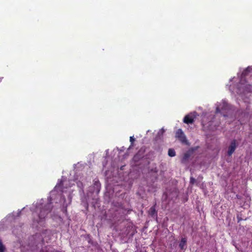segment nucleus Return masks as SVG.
Instances as JSON below:
<instances>
[{
  "instance_id": "nucleus-2",
  "label": "nucleus",
  "mask_w": 252,
  "mask_h": 252,
  "mask_svg": "<svg viewBox=\"0 0 252 252\" xmlns=\"http://www.w3.org/2000/svg\"><path fill=\"white\" fill-rule=\"evenodd\" d=\"M52 206L51 203H48L45 208L42 209L37 208L36 210L33 213V220L38 223H41L45 220L47 214L51 211Z\"/></svg>"
},
{
  "instance_id": "nucleus-6",
  "label": "nucleus",
  "mask_w": 252,
  "mask_h": 252,
  "mask_svg": "<svg viewBox=\"0 0 252 252\" xmlns=\"http://www.w3.org/2000/svg\"><path fill=\"white\" fill-rule=\"evenodd\" d=\"M229 108L228 104L226 102H222L216 108V113H221V109L226 110Z\"/></svg>"
},
{
  "instance_id": "nucleus-8",
  "label": "nucleus",
  "mask_w": 252,
  "mask_h": 252,
  "mask_svg": "<svg viewBox=\"0 0 252 252\" xmlns=\"http://www.w3.org/2000/svg\"><path fill=\"white\" fill-rule=\"evenodd\" d=\"M187 239L182 238L179 244V247L181 250H186L187 248Z\"/></svg>"
},
{
  "instance_id": "nucleus-4",
  "label": "nucleus",
  "mask_w": 252,
  "mask_h": 252,
  "mask_svg": "<svg viewBox=\"0 0 252 252\" xmlns=\"http://www.w3.org/2000/svg\"><path fill=\"white\" fill-rule=\"evenodd\" d=\"M236 148V140H233L231 141L229 146L228 147V150L227 151V155L230 157L232 155L233 152L235 151Z\"/></svg>"
},
{
  "instance_id": "nucleus-20",
  "label": "nucleus",
  "mask_w": 252,
  "mask_h": 252,
  "mask_svg": "<svg viewBox=\"0 0 252 252\" xmlns=\"http://www.w3.org/2000/svg\"><path fill=\"white\" fill-rule=\"evenodd\" d=\"M184 158H189V156L187 153L185 154Z\"/></svg>"
},
{
  "instance_id": "nucleus-7",
  "label": "nucleus",
  "mask_w": 252,
  "mask_h": 252,
  "mask_svg": "<svg viewBox=\"0 0 252 252\" xmlns=\"http://www.w3.org/2000/svg\"><path fill=\"white\" fill-rule=\"evenodd\" d=\"M146 151V147H142L134 155L133 158H143V154Z\"/></svg>"
},
{
  "instance_id": "nucleus-19",
  "label": "nucleus",
  "mask_w": 252,
  "mask_h": 252,
  "mask_svg": "<svg viewBox=\"0 0 252 252\" xmlns=\"http://www.w3.org/2000/svg\"><path fill=\"white\" fill-rule=\"evenodd\" d=\"M248 69H249V68H248H248H247L246 69V70H244V71L243 72L242 74H243V75H245L246 74V73H247V71H248Z\"/></svg>"
},
{
  "instance_id": "nucleus-5",
  "label": "nucleus",
  "mask_w": 252,
  "mask_h": 252,
  "mask_svg": "<svg viewBox=\"0 0 252 252\" xmlns=\"http://www.w3.org/2000/svg\"><path fill=\"white\" fill-rule=\"evenodd\" d=\"M194 121V117L191 114H189L185 116L183 122L187 124H192Z\"/></svg>"
},
{
  "instance_id": "nucleus-17",
  "label": "nucleus",
  "mask_w": 252,
  "mask_h": 252,
  "mask_svg": "<svg viewBox=\"0 0 252 252\" xmlns=\"http://www.w3.org/2000/svg\"><path fill=\"white\" fill-rule=\"evenodd\" d=\"M63 201V206L66 208L67 206V204L65 203V198L64 197H62L61 198V201Z\"/></svg>"
},
{
  "instance_id": "nucleus-3",
  "label": "nucleus",
  "mask_w": 252,
  "mask_h": 252,
  "mask_svg": "<svg viewBox=\"0 0 252 252\" xmlns=\"http://www.w3.org/2000/svg\"><path fill=\"white\" fill-rule=\"evenodd\" d=\"M175 136L181 143L187 145H189V143L182 129L179 128L177 130Z\"/></svg>"
},
{
  "instance_id": "nucleus-10",
  "label": "nucleus",
  "mask_w": 252,
  "mask_h": 252,
  "mask_svg": "<svg viewBox=\"0 0 252 252\" xmlns=\"http://www.w3.org/2000/svg\"><path fill=\"white\" fill-rule=\"evenodd\" d=\"M66 181H62L60 183H58V185L55 187V189H61L62 192H63V187L64 186V185H66Z\"/></svg>"
},
{
  "instance_id": "nucleus-1",
  "label": "nucleus",
  "mask_w": 252,
  "mask_h": 252,
  "mask_svg": "<svg viewBox=\"0 0 252 252\" xmlns=\"http://www.w3.org/2000/svg\"><path fill=\"white\" fill-rule=\"evenodd\" d=\"M105 152V158H126L132 156L131 150L128 151V148L126 149L124 146L120 148L117 147L110 153L109 152V150H106Z\"/></svg>"
},
{
  "instance_id": "nucleus-18",
  "label": "nucleus",
  "mask_w": 252,
  "mask_h": 252,
  "mask_svg": "<svg viewBox=\"0 0 252 252\" xmlns=\"http://www.w3.org/2000/svg\"><path fill=\"white\" fill-rule=\"evenodd\" d=\"M196 182V180L193 178L192 177H191L190 178V183L191 184H193Z\"/></svg>"
},
{
  "instance_id": "nucleus-13",
  "label": "nucleus",
  "mask_w": 252,
  "mask_h": 252,
  "mask_svg": "<svg viewBox=\"0 0 252 252\" xmlns=\"http://www.w3.org/2000/svg\"><path fill=\"white\" fill-rule=\"evenodd\" d=\"M165 132V130L162 128H161L159 132L158 133L157 136L156 137V139H158V137H159V138H160L161 137H162L163 133Z\"/></svg>"
},
{
  "instance_id": "nucleus-11",
  "label": "nucleus",
  "mask_w": 252,
  "mask_h": 252,
  "mask_svg": "<svg viewBox=\"0 0 252 252\" xmlns=\"http://www.w3.org/2000/svg\"><path fill=\"white\" fill-rule=\"evenodd\" d=\"M168 155L170 157L175 156V151L173 149H169L168 152Z\"/></svg>"
},
{
  "instance_id": "nucleus-12",
  "label": "nucleus",
  "mask_w": 252,
  "mask_h": 252,
  "mask_svg": "<svg viewBox=\"0 0 252 252\" xmlns=\"http://www.w3.org/2000/svg\"><path fill=\"white\" fill-rule=\"evenodd\" d=\"M165 132V130L162 128H161L159 132L158 133L157 136L156 137V139H158V137H159V138H160L161 137H162L163 133Z\"/></svg>"
},
{
  "instance_id": "nucleus-15",
  "label": "nucleus",
  "mask_w": 252,
  "mask_h": 252,
  "mask_svg": "<svg viewBox=\"0 0 252 252\" xmlns=\"http://www.w3.org/2000/svg\"><path fill=\"white\" fill-rule=\"evenodd\" d=\"M5 251V247L2 244L1 240H0V252H4Z\"/></svg>"
},
{
  "instance_id": "nucleus-9",
  "label": "nucleus",
  "mask_w": 252,
  "mask_h": 252,
  "mask_svg": "<svg viewBox=\"0 0 252 252\" xmlns=\"http://www.w3.org/2000/svg\"><path fill=\"white\" fill-rule=\"evenodd\" d=\"M136 141V139L134 138V136H131L129 137V142L130 144L128 148V151L132 150L135 146L134 142Z\"/></svg>"
},
{
  "instance_id": "nucleus-14",
  "label": "nucleus",
  "mask_w": 252,
  "mask_h": 252,
  "mask_svg": "<svg viewBox=\"0 0 252 252\" xmlns=\"http://www.w3.org/2000/svg\"><path fill=\"white\" fill-rule=\"evenodd\" d=\"M156 213V210L154 206L152 207L149 210V214L153 216Z\"/></svg>"
},
{
  "instance_id": "nucleus-16",
  "label": "nucleus",
  "mask_w": 252,
  "mask_h": 252,
  "mask_svg": "<svg viewBox=\"0 0 252 252\" xmlns=\"http://www.w3.org/2000/svg\"><path fill=\"white\" fill-rule=\"evenodd\" d=\"M197 148H198V147H195V148H191V149H190L189 150L188 153H193L194 151L196 150Z\"/></svg>"
}]
</instances>
